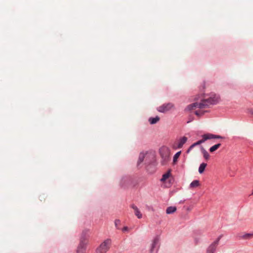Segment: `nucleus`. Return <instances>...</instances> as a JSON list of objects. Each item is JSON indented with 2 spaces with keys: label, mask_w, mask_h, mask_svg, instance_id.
Segmentation results:
<instances>
[{
  "label": "nucleus",
  "mask_w": 253,
  "mask_h": 253,
  "mask_svg": "<svg viewBox=\"0 0 253 253\" xmlns=\"http://www.w3.org/2000/svg\"><path fill=\"white\" fill-rule=\"evenodd\" d=\"M219 99L218 96L215 94H211L208 98H205L202 95H199L195 99L196 102L188 105L187 109L189 110H195L197 108L205 109L211 105L216 104L218 102Z\"/></svg>",
  "instance_id": "nucleus-1"
},
{
  "label": "nucleus",
  "mask_w": 253,
  "mask_h": 253,
  "mask_svg": "<svg viewBox=\"0 0 253 253\" xmlns=\"http://www.w3.org/2000/svg\"><path fill=\"white\" fill-rule=\"evenodd\" d=\"M202 139L198 141L197 142L193 144L187 150V153H190L193 149L196 146L199 145L204 143L207 140L213 139V138H221L222 137L220 135H215L211 133H206L202 135Z\"/></svg>",
  "instance_id": "nucleus-2"
},
{
  "label": "nucleus",
  "mask_w": 253,
  "mask_h": 253,
  "mask_svg": "<svg viewBox=\"0 0 253 253\" xmlns=\"http://www.w3.org/2000/svg\"><path fill=\"white\" fill-rule=\"evenodd\" d=\"M111 241L110 239H107L102 242L96 249V253H106L110 249Z\"/></svg>",
  "instance_id": "nucleus-3"
},
{
  "label": "nucleus",
  "mask_w": 253,
  "mask_h": 253,
  "mask_svg": "<svg viewBox=\"0 0 253 253\" xmlns=\"http://www.w3.org/2000/svg\"><path fill=\"white\" fill-rule=\"evenodd\" d=\"M155 156V152L152 150H143L140 153L139 158H153Z\"/></svg>",
  "instance_id": "nucleus-4"
},
{
  "label": "nucleus",
  "mask_w": 253,
  "mask_h": 253,
  "mask_svg": "<svg viewBox=\"0 0 253 253\" xmlns=\"http://www.w3.org/2000/svg\"><path fill=\"white\" fill-rule=\"evenodd\" d=\"M187 138L185 136H183L180 138L179 139L176 140L172 144V148L174 149L181 148L183 145L186 142Z\"/></svg>",
  "instance_id": "nucleus-5"
},
{
  "label": "nucleus",
  "mask_w": 253,
  "mask_h": 253,
  "mask_svg": "<svg viewBox=\"0 0 253 253\" xmlns=\"http://www.w3.org/2000/svg\"><path fill=\"white\" fill-rule=\"evenodd\" d=\"M160 153L162 158H169L171 154L169 148L167 146H163L160 149Z\"/></svg>",
  "instance_id": "nucleus-6"
},
{
  "label": "nucleus",
  "mask_w": 253,
  "mask_h": 253,
  "mask_svg": "<svg viewBox=\"0 0 253 253\" xmlns=\"http://www.w3.org/2000/svg\"><path fill=\"white\" fill-rule=\"evenodd\" d=\"M173 107V104L171 103H165L157 108L158 111L161 113H166Z\"/></svg>",
  "instance_id": "nucleus-7"
},
{
  "label": "nucleus",
  "mask_w": 253,
  "mask_h": 253,
  "mask_svg": "<svg viewBox=\"0 0 253 253\" xmlns=\"http://www.w3.org/2000/svg\"><path fill=\"white\" fill-rule=\"evenodd\" d=\"M159 239L156 237L152 241L150 249V253H156L158 249Z\"/></svg>",
  "instance_id": "nucleus-8"
},
{
  "label": "nucleus",
  "mask_w": 253,
  "mask_h": 253,
  "mask_svg": "<svg viewBox=\"0 0 253 253\" xmlns=\"http://www.w3.org/2000/svg\"><path fill=\"white\" fill-rule=\"evenodd\" d=\"M220 238L214 241L207 249V253H214Z\"/></svg>",
  "instance_id": "nucleus-9"
},
{
  "label": "nucleus",
  "mask_w": 253,
  "mask_h": 253,
  "mask_svg": "<svg viewBox=\"0 0 253 253\" xmlns=\"http://www.w3.org/2000/svg\"><path fill=\"white\" fill-rule=\"evenodd\" d=\"M89 233V230L88 229L83 230L81 235L80 241L87 243L88 244Z\"/></svg>",
  "instance_id": "nucleus-10"
},
{
  "label": "nucleus",
  "mask_w": 253,
  "mask_h": 253,
  "mask_svg": "<svg viewBox=\"0 0 253 253\" xmlns=\"http://www.w3.org/2000/svg\"><path fill=\"white\" fill-rule=\"evenodd\" d=\"M87 245V243L80 241V243L77 249V253H84L85 251Z\"/></svg>",
  "instance_id": "nucleus-11"
},
{
  "label": "nucleus",
  "mask_w": 253,
  "mask_h": 253,
  "mask_svg": "<svg viewBox=\"0 0 253 253\" xmlns=\"http://www.w3.org/2000/svg\"><path fill=\"white\" fill-rule=\"evenodd\" d=\"M171 170L169 169L166 173L163 175L161 179V181L163 182H165L167 179L171 176Z\"/></svg>",
  "instance_id": "nucleus-12"
},
{
  "label": "nucleus",
  "mask_w": 253,
  "mask_h": 253,
  "mask_svg": "<svg viewBox=\"0 0 253 253\" xmlns=\"http://www.w3.org/2000/svg\"><path fill=\"white\" fill-rule=\"evenodd\" d=\"M131 207L132 209H133L134 211L135 215L138 218H142V214L141 213L140 211H139V209L137 208V207L135 206L134 205H132L131 206Z\"/></svg>",
  "instance_id": "nucleus-13"
},
{
  "label": "nucleus",
  "mask_w": 253,
  "mask_h": 253,
  "mask_svg": "<svg viewBox=\"0 0 253 253\" xmlns=\"http://www.w3.org/2000/svg\"><path fill=\"white\" fill-rule=\"evenodd\" d=\"M176 207L174 206L169 207L166 210V213L167 214H172L176 211Z\"/></svg>",
  "instance_id": "nucleus-14"
},
{
  "label": "nucleus",
  "mask_w": 253,
  "mask_h": 253,
  "mask_svg": "<svg viewBox=\"0 0 253 253\" xmlns=\"http://www.w3.org/2000/svg\"><path fill=\"white\" fill-rule=\"evenodd\" d=\"M240 238L243 239H250L253 238V233H245L242 235Z\"/></svg>",
  "instance_id": "nucleus-15"
},
{
  "label": "nucleus",
  "mask_w": 253,
  "mask_h": 253,
  "mask_svg": "<svg viewBox=\"0 0 253 253\" xmlns=\"http://www.w3.org/2000/svg\"><path fill=\"white\" fill-rule=\"evenodd\" d=\"M200 186V181L198 180L193 181L190 184V188H194Z\"/></svg>",
  "instance_id": "nucleus-16"
},
{
  "label": "nucleus",
  "mask_w": 253,
  "mask_h": 253,
  "mask_svg": "<svg viewBox=\"0 0 253 253\" xmlns=\"http://www.w3.org/2000/svg\"><path fill=\"white\" fill-rule=\"evenodd\" d=\"M160 120V118L156 116L155 118H150L149 119V122L151 124H156Z\"/></svg>",
  "instance_id": "nucleus-17"
},
{
  "label": "nucleus",
  "mask_w": 253,
  "mask_h": 253,
  "mask_svg": "<svg viewBox=\"0 0 253 253\" xmlns=\"http://www.w3.org/2000/svg\"><path fill=\"white\" fill-rule=\"evenodd\" d=\"M207 165V164L205 163H203L200 165L199 168V172L200 173H202L204 171Z\"/></svg>",
  "instance_id": "nucleus-18"
},
{
  "label": "nucleus",
  "mask_w": 253,
  "mask_h": 253,
  "mask_svg": "<svg viewBox=\"0 0 253 253\" xmlns=\"http://www.w3.org/2000/svg\"><path fill=\"white\" fill-rule=\"evenodd\" d=\"M198 150H201L205 158H208L209 157V153L203 148L199 147L198 148Z\"/></svg>",
  "instance_id": "nucleus-19"
},
{
  "label": "nucleus",
  "mask_w": 253,
  "mask_h": 253,
  "mask_svg": "<svg viewBox=\"0 0 253 253\" xmlns=\"http://www.w3.org/2000/svg\"><path fill=\"white\" fill-rule=\"evenodd\" d=\"M220 146H221L220 143H218L217 144H215L210 148V151L211 152H213L215 151V150H216L218 148H219V147Z\"/></svg>",
  "instance_id": "nucleus-20"
},
{
  "label": "nucleus",
  "mask_w": 253,
  "mask_h": 253,
  "mask_svg": "<svg viewBox=\"0 0 253 253\" xmlns=\"http://www.w3.org/2000/svg\"><path fill=\"white\" fill-rule=\"evenodd\" d=\"M181 153V152L180 151L178 152H177L173 157V158H178L180 156V154Z\"/></svg>",
  "instance_id": "nucleus-21"
},
{
  "label": "nucleus",
  "mask_w": 253,
  "mask_h": 253,
  "mask_svg": "<svg viewBox=\"0 0 253 253\" xmlns=\"http://www.w3.org/2000/svg\"><path fill=\"white\" fill-rule=\"evenodd\" d=\"M168 159H163V160L161 162V164L163 165H166L168 163Z\"/></svg>",
  "instance_id": "nucleus-22"
},
{
  "label": "nucleus",
  "mask_w": 253,
  "mask_h": 253,
  "mask_svg": "<svg viewBox=\"0 0 253 253\" xmlns=\"http://www.w3.org/2000/svg\"><path fill=\"white\" fill-rule=\"evenodd\" d=\"M195 113V114L196 115L200 116V115H201L202 114H203L204 112H201V111H196Z\"/></svg>",
  "instance_id": "nucleus-23"
},
{
  "label": "nucleus",
  "mask_w": 253,
  "mask_h": 253,
  "mask_svg": "<svg viewBox=\"0 0 253 253\" xmlns=\"http://www.w3.org/2000/svg\"><path fill=\"white\" fill-rule=\"evenodd\" d=\"M143 159H139L137 162V166H139L141 163L143 162Z\"/></svg>",
  "instance_id": "nucleus-24"
},
{
  "label": "nucleus",
  "mask_w": 253,
  "mask_h": 253,
  "mask_svg": "<svg viewBox=\"0 0 253 253\" xmlns=\"http://www.w3.org/2000/svg\"><path fill=\"white\" fill-rule=\"evenodd\" d=\"M120 223V221L119 220H116L115 221V225L117 227L118 224Z\"/></svg>",
  "instance_id": "nucleus-25"
},
{
  "label": "nucleus",
  "mask_w": 253,
  "mask_h": 253,
  "mask_svg": "<svg viewBox=\"0 0 253 253\" xmlns=\"http://www.w3.org/2000/svg\"><path fill=\"white\" fill-rule=\"evenodd\" d=\"M177 160L178 159H173L172 164L175 165L177 162Z\"/></svg>",
  "instance_id": "nucleus-26"
},
{
  "label": "nucleus",
  "mask_w": 253,
  "mask_h": 253,
  "mask_svg": "<svg viewBox=\"0 0 253 253\" xmlns=\"http://www.w3.org/2000/svg\"><path fill=\"white\" fill-rule=\"evenodd\" d=\"M128 230V228L126 226V227H124L123 229V231H126Z\"/></svg>",
  "instance_id": "nucleus-27"
},
{
  "label": "nucleus",
  "mask_w": 253,
  "mask_h": 253,
  "mask_svg": "<svg viewBox=\"0 0 253 253\" xmlns=\"http://www.w3.org/2000/svg\"><path fill=\"white\" fill-rule=\"evenodd\" d=\"M251 113L253 114V111H251Z\"/></svg>",
  "instance_id": "nucleus-28"
}]
</instances>
